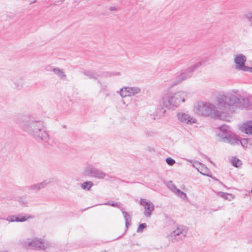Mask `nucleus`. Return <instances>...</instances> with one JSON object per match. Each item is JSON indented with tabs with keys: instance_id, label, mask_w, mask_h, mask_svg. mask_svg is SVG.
Segmentation results:
<instances>
[{
	"instance_id": "1",
	"label": "nucleus",
	"mask_w": 252,
	"mask_h": 252,
	"mask_svg": "<svg viewBox=\"0 0 252 252\" xmlns=\"http://www.w3.org/2000/svg\"><path fill=\"white\" fill-rule=\"evenodd\" d=\"M16 122L23 131L37 141L47 143L49 141V135L43 121L36 120L29 115L19 114L17 116Z\"/></svg>"
},
{
	"instance_id": "2",
	"label": "nucleus",
	"mask_w": 252,
	"mask_h": 252,
	"mask_svg": "<svg viewBox=\"0 0 252 252\" xmlns=\"http://www.w3.org/2000/svg\"><path fill=\"white\" fill-rule=\"evenodd\" d=\"M220 104V95L216 97L214 103L207 101H199L195 105V113L201 116L209 117L214 120H220V112L218 108Z\"/></svg>"
},
{
	"instance_id": "3",
	"label": "nucleus",
	"mask_w": 252,
	"mask_h": 252,
	"mask_svg": "<svg viewBox=\"0 0 252 252\" xmlns=\"http://www.w3.org/2000/svg\"><path fill=\"white\" fill-rule=\"evenodd\" d=\"M221 142L229 143L231 145H238L239 143L245 148H252V140L249 139L240 138L232 132L226 125L221 126Z\"/></svg>"
},
{
	"instance_id": "4",
	"label": "nucleus",
	"mask_w": 252,
	"mask_h": 252,
	"mask_svg": "<svg viewBox=\"0 0 252 252\" xmlns=\"http://www.w3.org/2000/svg\"><path fill=\"white\" fill-rule=\"evenodd\" d=\"M188 95V93L183 91L172 94H165L162 98L164 106L168 109H174L178 107L181 102H185Z\"/></svg>"
},
{
	"instance_id": "5",
	"label": "nucleus",
	"mask_w": 252,
	"mask_h": 252,
	"mask_svg": "<svg viewBox=\"0 0 252 252\" xmlns=\"http://www.w3.org/2000/svg\"><path fill=\"white\" fill-rule=\"evenodd\" d=\"M238 101V99L234 95L229 94L221 96V114L230 115L232 113L234 105Z\"/></svg>"
},
{
	"instance_id": "6",
	"label": "nucleus",
	"mask_w": 252,
	"mask_h": 252,
	"mask_svg": "<svg viewBox=\"0 0 252 252\" xmlns=\"http://www.w3.org/2000/svg\"><path fill=\"white\" fill-rule=\"evenodd\" d=\"M202 62H199L185 70L180 75L175 77L172 82L171 86H176L183 81L190 78L193 74V72L202 65Z\"/></svg>"
},
{
	"instance_id": "7",
	"label": "nucleus",
	"mask_w": 252,
	"mask_h": 252,
	"mask_svg": "<svg viewBox=\"0 0 252 252\" xmlns=\"http://www.w3.org/2000/svg\"><path fill=\"white\" fill-rule=\"evenodd\" d=\"M24 245L31 249L45 250L50 247V244L47 242H43L41 239L34 238L31 241L28 239L25 242Z\"/></svg>"
},
{
	"instance_id": "8",
	"label": "nucleus",
	"mask_w": 252,
	"mask_h": 252,
	"mask_svg": "<svg viewBox=\"0 0 252 252\" xmlns=\"http://www.w3.org/2000/svg\"><path fill=\"white\" fill-rule=\"evenodd\" d=\"M85 173L90 177L103 179L106 176L105 172L92 164L88 165L85 169Z\"/></svg>"
},
{
	"instance_id": "9",
	"label": "nucleus",
	"mask_w": 252,
	"mask_h": 252,
	"mask_svg": "<svg viewBox=\"0 0 252 252\" xmlns=\"http://www.w3.org/2000/svg\"><path fill=\"white\" fill-rule=\"evenodd\" d=\"M187 234V230L186 228L177 227L176 230L170 233L169 238L173 243L184 239Z\"/></svg>"
},
{
	"instance_id": "10",
	"label": "nucleus",
	"mask_w": 252,
	"mask_h": 252,
	"mask_svg": "<svg viewBox=\"0 0 252 252\" xmlns=\"http://www.w3.org/2000/svg\"><path fill=\"white\" fill-rule=\"evenodd\" d=\"M235 63L236 68L244 71H250L252 72V67L244 65L246 61L245 56L242 54L237 55L235 58Z\"/></svg>"
},
{
	"instance_id": "11",
	"label": "nucleus",
	"mask_w": 252,
	"mask_h": 252,
	"mask_svg": "<svg viewBox=\"0 0 252 252\" xmlns=\"http://www.w3.org/2000/svg\"><path fill=\"white\" fill-rule=\"evenodd\" d=\"M140 204L144 206V215L146 217H150L151 212L154 210V205L153 203L146 201V199H141Z\"/></svg>"
},
{
	"instance_id": "12",
	"label": "nucleus",
	"mask_w": 252,
	"mask_h": 252,
	"mask_svg": "<svg viewBox=\"0 0 252 252\" xmlns=\"http://www.w3.org/2000/svg\"><path fill=\"white\" fill-rule=\"evenodd\" d=\"M178 120L183 123L192 124L196 122V120L185 113H178L177 114Z\"/></svg>"
},
{
	"instance_id": "13",
	"label": "nucleus",
	"mask_w": 252,
	"mask_h": 252,
	"mask_svg": "<svg viewBox=\"0 0 252 252\" xmlns=\"http://www.w3.org/2000/svg\"><path fill=\"white\" fill-rule=\"evenodd\" d=\"M12 83L11 87L16 90H21L24 85V79L23 77H12L10 79Z\"/></svg>"
},
{
	"instance_id": "14",
	"label": "nucleus",
	"mask_w": 252,
	"mask_h": 252,
	"mask_svg": "<svg viewBox=\"0 0 252 252\" xmlns=\"http://www.w3.org/2000/svg\"><path fill=\"white\" fill-rule=\"evenodd\" d=\"M50 183V181L45 180L42 182L29 186L27 187V188L29 191H37L40 190L41 189L45 188Z\"/></svg>"
},
{
	"instance_id": "15",
	"label": "nucleus",
	"mask_w": 252,
	"mask_h": 252,
	"mask_svg": "<svg viewBox=\"0 0 252 252\" xmlns=\"http://www.w3.org/2000/svg\"><path fill=\"white\" fill-rule=\"evenodd\" d=\"M239 129L243 132L252 135V122L247 121L242 124L239 126Z\"/></svg>"
},
{
	"instance_id": "16",
	"label": "nucleus",
	"mask_w": 252,
	"mask_h": 252,
	"mask_svg": "<svg viewBox=\"0 0 252 252\" xmlns=\"http://www.w3.org/2000/svg\"><path fill=\"white\" fill-rule=\"evenodd\" d=\"M120 209L122 211L124 218L125 219L126 227V228H127L128 226H129L131 224V217L126 212L124 211V208L120 207Z\"/></svg>"
},
{
	"instance_id": "17",
	"label": "nucleus",
	"mask_w": 252,
	"mask_h": 252,
	"mask_svg": "<svg viewBox=\"0 0 252 252\" xmlns=\"http://www.w3.org/2000/svg\"><path fill=\"white\" fill-rule=\"evenodd\" d=\"M131 87H126L121 89L120 94L123 97L127 96H131Z\"/></svg>"
},
{
	"instance_id": "18",
	"label": "nucleus",
	"mask_w": 252,
	"mask_h": 252,
	"mask_svg": "<svg viewBox=\"0 0 252 252\" xmlns=\"http://www.w3.org/2000/svg\"><path fill=\"white\" fill-rule=\"evenodd\" d=\"M85 75L88 77L90 79H97L99 75L97 74L94 71L85 70L83 72Z\"/></svg>"
},
{
	"instance_id": "19",
	"label": "nucleus",
	"mask_w": 252,
	"mask_h": 252,
	"mask_svg": "<svg viewBox=\"0 0 252 252\" xmlns=\"http://www.w3.org/2000/svg\"><path fill=\"white\" fill-rule=\"evenodd\" d=\"M53 71L60 78H65L66 75L64 74L63 70V69H60L58 67H55L53 69Z\"/></svg>"
},
{
	"instance_id": "20",
	"label": "nucleus",
	"mask_w": 252,
	"mask_h": 252,
	"mask_svg": "<svg viewBox=\"0 0 252 252\" xmlns=\"http://www.w3.org/2000/svg\"><path fill=\"white\" fill-rule=\"evenodd\" d=\"M230 161L233 166L236 167H240L242 164V161L236 157H232Z\"/></svg>"
},
{
	"instance_id": "21",
	"label": "nucleus",
	"mask_w": 252,
	"mask_h": 252,
	"mask_svg": "<svg viewBox=\"0 0 252 252\" xmlns=\"http://www.w3.org/2000/svg\"><path fill=\"white\" fill-rule=\"evenodd\" d=\"M93 185L94 184L92 182L86 181L82 184L81 187L83 189L89 190Z\"/></svg>"
},
{
	"instance_id": "22",
	"label": "nucleus",
	"mask_w": 252,
	"mask_h": 252,
	"mask_svg": "<svg viewBox=\"0 0 252 252\" xmlns=\"http://www.w3.org/2000/svg\"><path fill=\"white\" fill-rule=\"evenodd\" d=\"M31 217L30 216L25 215L24 216H16L15 218V221L18 222H24L28 220L29 218Z\"/></svg>"
},
{
	"instance_id": "23",
	"label": "nucleus",
	"mask_w": 252,
	"mask_h": 252,
	"mask_svg": "<svg viewBox=\"0 0 252 252\" xmlns=\"http://www.w3.org/2000/svg\"><path fill=\"white\" fill-rule=\"evenodd\" d=\"M221 198H223L226 200H232L234 199V196L233 195L226 193H221Z\"/></svg>"
},
{
	"instance_id": "24",
	"label": "nucleus",
	"mask_w": 252,
	"mask_h": 252,
	"mask_svg": "<svg viewBox=\"0 0 252 252\" xmlns=\"http://www.w3.org/2000/svg\"><path fill=\"white\" fill-rule=\"evenodd\" d=\"M131 96L138 94L141 92V89L139 87H131Z\"/></svg>"
},
{
	"instance_id": "25",
	"label": "nucleus",
	"mask_w": 252,
	"mask_h": 252,
	"mask_svg": "<svg viewBox=\"0 0 252 252\" xmlns=\"http://www.w3.org/2000/svg\"><path fill=\"white\" fill-rule=\"evenodd\" d=\"M175 193L176 194V195H177L179 197H180L182 199H186L187 197V195H186V193L181 191L179 189H178L176 191V192Z\"/></svg>"
},
{
	"instance_id": "26",
	"label": "nucleus",
	"mask_w": 252,
	"mask_h": 252,
	"mask_svg": "<svg viewBox=\"0 0 252 252\" xmlns=\"http://www.w3.org/2000/svg\"><path fill=\"white\" fill-rule=\"evenodd\" d=\"M167 186L170 189V190H171L174 192H175L178 189V188L175 186V185L173 183L172 181L168 182Z\"/></svg>"
},
{
	"instance_id": "27",
	"label": "nucleus",
	"mask_w": 252,
	"mask_h": 252,
	"mask_svg": "<svg viewBox=\"0 0 252 252\" xmlns=\"http://www.w3.org/2000/svg\"><path fill=\"white\" fill-rule=\"evenodd\" d=\"M201 165V163L200 162H199V161H193V163H192V166L196 168L199 172V170L198 169V167L199 166H200ZM200 173L203 175H205V173H203L201 171H200Z\"/></svg>"
},
{
	"instance_id": "28",
	"label": "nucleus",
	"mask_w": 252,
	"mask_h": 252,
	"mask_svg": "<svg viewBox=\"0 0 252 252\" xmlns=\"http://www.w3.org/2000/svg\"><path fill=\"white\" fill-rule=\"evenodd\" d=\"M104 205H109L112 207H117L120 209V207H121V204L120 203H117L116 202H115L114 201H108V202L105 203L104 204Z\"/></svg>"
},
{
	"instance_id": "29",
	"label": "nucleus",
	"mask_w": 252,
	"mask_h": 252,
	"mask_svg": "<svg viewBox=\"0 0 252 252\" xmlns=\"http://www.w3.org/2000/svg\"><path fill=\"white\" fill-rule=\"evenodd\" d=\"M146 227L147 225L145 223L140 224L137 229V232L138 233L143 232V229Z\"/></svg>"
},
{
	"instance_id": "30",
	"label": "nucleus",
	"mask_w": 252,
	"mask_h": 252,
	"mask_svg": "<svg viewBox=\"0 0 252 252\" xmlns=\"http://www.w3.org/2000/svg\"><path fill=\"white\" fill-rule=\"evenodd\" d=\"M19 202L20 204L22 205H27L28 203V201L27 199V197L25 196H22L19 199Z\"/></svg>"
},
{
	"instance_id": "31",
	"label": "nucleus",
	"mask_w": 252,
	"mask_h": 252,
	"mask_svg": "<svg viewBox=\"0 0 252 252\" xmlns=\"http://www.w3.org/2000/svg\"><path fill=\"white\" fill-rule=\"evenodd\" d=\"M166 162L169 165H173L175 163V160L171 158H167L166 160Z\"/></svg>"
},
{
	"instance_id": "32",
	"label": "nucleus",
	"mask_w": 252,
	"mask_h": 252,
	"mask_svg": "<svg viewBox=\"0 0 252 252\" xmlns=\"http://www.w3.org/2000/svg\"><path fill=\"white\" fill-rule=\"evenodd\" d=\"M166 113V110L163 108H159L157 110V113L160 117L163 116Z\"/></svg>"
},
{
	"instance_id": "33",
	"label": "nucleus",
	"mask_w": 252,
	"mask_h": 252,
	"mask_svg": "<svg viewBox=\"0 0 252 252\" xmlns=\"http://www.w3.org/2000/svg\"><path fill=\"white\" fill-rule=\"evenodd\" d=\"M120 9L119 7L117 6H111L109 7V10L111 11H118Z\"/></svg>"
},
{
	"instance_id": "34",
	"label": "nucleus",
	"mask_w": 252,
	"mask_h": 252,
	"mask_svg": "<svg viewBox=\"0 0 252 252\" xmlns=\"http://www.w3.org/2000/svg\"><path fill=\"white\" fill-rule=\"evenodd\" d=\"M15 216H9L7 218L6 220L9 222H13L15 221Z\"/></svg>"
},
{
	"instance_id": "35",
	"label": "nucleus",
	"mask_w": 252,
	"mask_h": 252,
	"mask_svg": "<svg viewBox=\"0 0 252 252\" xmlns=\"http://www.w3.org/2000/svg\"><path fill=\"white\" fill-rule=\"evenodd\" d=\"M215 130H216V135H217L218 137H220V132H217V130H220V126H218L217 128H215Z\"/></svg>"
},
{
	"instance_id": "36",
	"label": "nucleus",
	"mask_w": 252,
	"mask_h": 252,
	"mask_svg": "<svg viewBox=\"0 0 252 252\" xmlns=\"http://www.w3.org/2000/svg\"><path fill=\"white\" fill-rule=\"evenodd\" d=\"M203 157H204L205 158H206V159H207L211 163L214 164L213 163V162L212 161H211L210 159L209 158H208L206 156H205V155H203Z\"/></svg>"
},
{
	"instance_id": "37",
	"label": "nucleus",
	"mask_w": 252,
	"mask_h": 252,
	"mask_svg": "<svg viewBox=\"0 0 252 252\" xmlns=\"http://www.w3.org/2000/svg\"><path fill=\"white\" fill-rule=\"evenodd\" d=\"M113 75H120V73L116 72V73H114Z\"/></svg>"
},
{
	"instance_id": "38",
	"label": "nucleus",
	"mask_w": 252,
	"mask_h": 252,
	"mask_svg": "<svg viewBox=\"0 0 252 252\" xmlns=\"http://www.w3.org/2000/svg\"><path fill=\"white\" fill-rule=\"evenodd\" d=\"M189 162H192L191 160H189Z\"/></svg>"
},
{
	"instance_id": "39",
	"label": "nucleus",
	"mask_w": 252,
	"mask_h": 252,
	"mask_svg": "<svg viewBox=\"0 0 252 252\" xmlns=\"http://www.w3.org/2000/svg\"><path fill=\"white\" fill-rule=\"evenodd\" d=\"M251 192L252 194V190H251Z\"/></svg>"
}]
</instances>
